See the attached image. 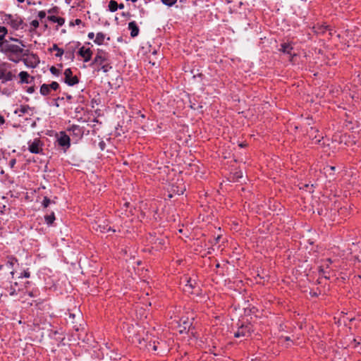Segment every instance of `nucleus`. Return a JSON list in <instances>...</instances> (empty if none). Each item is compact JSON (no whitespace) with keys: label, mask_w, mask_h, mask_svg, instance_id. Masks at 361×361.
<instances>
[{"label":"nucleus","mask_w":361,"mask_h":361,"mask_svg":"<svg viewBox=\"0 0 361 361\" xmlns=\"http://www.w3.org/2000/svg\"><path fill=\"white\" fill-rule=\"evenodd\" d=\"M28 52L29 50L24 49L19 45L11 44L8 41L4 45L3 51V53L8 56L10 61L17 63L23 60L25 65L27 67L35 68L39 62V58L36 54H32L30 55L33 61L28 60L27 59H23V56L28 55Z\"/></svg>","instance_id":"f257e3e1"},{"label":"nucleus","mask_w":361,"mask_h":361,"mask_svg":"<svg viewBox=\"0 0 361 361\" xmlns=\"http://www.w3.org/2000/svg\"><path fill=\"white\" fill-rule=\"evenodd\" d=\"M94 65L99 66V69L103 72H108L112 68V66L110 65L109 54L103 49H98L97 54L90 64V66Z\"/></svg>","instance_id":"f03ea898"},{"label":"nucleus","mask_w":361,"mask_h":361,"mask_svg":"<svg viewBox=\"0 0 361 361\" xmlns=\"http://www.w3.org/2000/svg\"><path fill=\"white\" fill-rule=\"evenodd\" d=\"M253 332V326L250 322H242L237 331L234 333L235 338H247Z\"/></svg>","instance_id":"7ed1b4c3"},{"label":"nucleus","mask_w":361,"mask_h":361,"mask_svg":"<svg viewBox=\"0 0 361 361\" xmlns=\"http://www.w3.org/2000/svg\"><path fill=\"white\" fill-rule=\"evenodd\" d=\"M185 293L191 295H199L201 293V288L199 283L195 279L189 278L183 288Z\"/></svg>","instance_id":"20e7f679"},{"label":"nucleus","mask_w":361,"mask_h":361,"mask_svg":"<svg viewBox=\"0 0 361 361\" xmlns=\"http://www.w3.org/2000/svg\"><path fill=\"white\" fill-rule=\"evenodd\" d=\"M4 21L15 30L20 28L23 23V20L20 16L11 14L5 15Z\"/></svg>","instance_id":"39448f33"},{"label":"nucleus","mask_w":361,"mask_h":361,"mask_svg":"<svg viewBox=\"0 0 361 361\" xmlns=\"http://www.w3.org/2000/svg\"><path fill=\"white\" fill-rule=\"evenodd\" d=\"M8 66H9V65L6 63L0 64V80L1 83L11 81L16 77L12 72L7 70Z\"/></svg>","instance_id":"423d86ee"},{"label":"nucleus","mask_w":361,"mask_h":361,"mask_svg":"<svg viewBox=\"0 0 361 361\" xmlns=\"http://www.w3.org/2000/svg\"><path fill=\"white\" fill-rule=\"evenodd\" d=\"M28 150L32 154H41L42 152L43 142L39 138H35L32 141L28 142Z\"/></svg>","instance_id":"0eeeda50"},{"label":"nucleus","mask_w":361,"mask_h":361,"mask_svg":"<svg viewBox=\"0 0 361 361\" xmlns=\"http://www.w3.org/2000/svg\"><path fill=\"white\" fill-rule=\"evenodd\" d=\"M149 242L152 243V248L155 250H161L163 249L168 240L166 238H156L150 235L149 238Z\"/></svg>","instance_id":"6e6552de"},{"label":"nucleus","mask_w":361,"mask_h":361,"mask_svg":"<svg viewBox=\"0 0 361 361\" xmlns=\"http://www.w3.org/2000/svg\"><path fill=\"white\" fill-rule=\"evenodd\" d=\"M63 81L69 86H73L79 82V78L77 75H73V71L71 68H66L64 71Z\"/></svg>","instance_id":"1a4fd4ad"},{"label":"nucleus","mask_w":361,"mask_h":361,"mask_svg":"<svg viewBox=\"0 0 361 361\" xmlns=\"http://www.w3.org/2000/svg\"><path fill=\"white\" fill-rule=\"evenodd\" d=\"M59 94H61V96H59L53 99V105L54 106L59 107L60 105L63 104L65 100L69 104L72 103L73 97L71 94L66 92H61V91H59Z\"/></svg>","instance_id":"9d476101"},{"label":"nucleus","mask_w":361,"mask_h":361,"mask_svg":"<svg viewBox=\"0 0 361 361\" xmlns=\"http://www.w3.org/2000/svg\"><path fill=\"white\" fill-rule=\"evenodd\" d=\"M293 47L290 42H284L281 44L280 48L279 49V51L285 54H288L290 56L289 61L290 62L293 61V58L296 56V54L293 53Z\"/></svg>","instance_id":"9b49d317"},{"label":"nucleus","mask_w":361,"mask_h":361,"mask_svg":"<svg viewBox=\"0 0 361 361\" xmlns=\"http://www.w3.org/2000/svg\"><path fill=\"white\" fill-rule=\"evenodd\" d=\"M3 288L8 293V295L11 296H16L18 295V293L20 290L18 287V282H10L9 284H6L5 283H2Z\"/></svg>","instance_id":"f8f14e48"},{"label":"nucleus","mask_w":361,"mask_h":361,"mask_svg":"<svg viewBox=\"0 0 361 361\" xmlns=\"http://www.w3.org/2000/svg\"><path fill=\"white\" fill-rule=\"evenodd\" d=\"M332 263V260L330 258L326 259L324 261L322 265L319 267V272L320 276L324 277L326 279L330 278L329 276V265Z\"/></svg>","instance_id":"ddd939ff"},{"label":"nucleus","mask_w":361,"mask_h":361,"mask_svg":"<svg viewBox=\"0 0 361 361\" xmlns=\"http://www.w3.org/2000/svg\"><path fill=\"white\" fill-rule=\"evenodd\" d=\"M68 131L71 133V135L76 140L82 139L84 135L83 128L78 125H72L69 128H68Z\"/></svg>","instance_id":"4468645a"},{"label":"nucleus","mask_w":361,"mask_h":361,"mask_svg":"<svg viewBox=\"0 0 361 361\" xmlns=\"http://www.w3.org/2000/svg\"><path fill=\"white\" fill-rule=\"evenodd\" d=\"M5 264L4 266H6L8 269H11L10 274L11 276V279H13L15 271L13 269V266L18 263V259L13 255H7L5 258Z\"/></svg>","instance_id":"2eb2a0df"},{"label":"nucleus","mask_w":361,"mask_h":361,"mask_svg":"<svg viewBox=\"0 0 361 361\" xmlns=\"http://www.w3.org/2000/svg\"><path fill=\"white\" fill-rule=\"evenodd\" d=\"M59 145L63 147L66 151L71 146L70 137L65 132H60V137L57 140Z\"/></svg>","instance_id":"dca6fc26"},{"label":"nucleus","mask_w":361,"mask_h":361,"mask_svg":"<svg viewBox=\"0 0 361 361\" xmlns=\"http://www.w3.org/2000/svg\"><path fill=\"white\" fill-rule=\"evenodd\" d=\"M93 228L99 231L101 233H106L111 230V226L106 224L105 221L101 222L99 219L94 221Z\"/></svg>","instance_id":"f3484780"},{"label":"nucleus","mask_w":361,"mask_h":361,"mask_svg":"<svg viewBox=\"0 0 361 361\" xmlns=\"http://www.w3.org/2000/svg\"><path fill=\"white\" fill-rule=\"evenodd\" d=\"M78 54L83 58L84 62H88L92 59V51L90 48L82 47L78 51Z\"/></svg>","instance_id":"a211bd4d"},{"label":"nucleus","mask_w":361,"mask_h":361,"mask_svg":"<svg viewBox=\"0 0 361 361\" xmlns=\"http://www.w3.org/2000/svg\"><path fill=\"white\" fill-rule=\"evenodd\" d=\"M128 30L130 31L131 37H135L138 35L140 29L135 21H131L128 23Z\"/></svg>","instance_id":"6ab92c4d"},{"label":"nucleus","mask_w":361,"mask_h":361,"mask_svg":"<svg viewBox=\"0 0 361 361\" xmlns=\"http://www.w3.org/2000/svg\"><path fill=\"white\" fill-rule=\"evenodd\" d=\"M161 343L159 341H149L148 343L146 345V347L147 348L148 350H152L154 352L158 351V349L160 348V345Z\"/></svg>","instance_id":"aec40b11"},{"label":"nucleus","mask_w":361,"mask_h":361,"mask_svg":"<svg viewBox=\"0 0 361 361\" xmlns=\"http://www.w3.org/2000/svg\"><path fill=\"white\" fill-rule=\"evenodd\" d=\"M18 76L20 78V81H19L20 83L23 84V83H30V81H29V80H28L30 78V75L27 72L21 71L18 74Z\"/></svg>","instance_id":"412c9836"},{"label":"nucleus","mask_w":361,"mask_h":361,"mask_svg":"<svg viewBox=\"0 0 361 361\" xmlns=\"http://www.w3.org/2000/svg\"><path fill=\"white\" fill-rule=\"evenodd\" d=\"M49 51L50 52H52L53 51H56V54H55L56 57H61L63 54H64V51L63 49L59 48L56 44H54L52 47L49 49Z\"/></svg>","instance_id":"4be33fe9"},{"label":"nucleus","mask_w":361,"mask_h":361,"mask_svg":"<svg viewBox=\"0 0 361 361\" xmlns=\"http://www.w3.org/2000/svg\"><path fill=\"white\" fill-rule=\"evenodd\" d=\"M106 38V35L102 32H97L96 35V38L94 40V42L98 45H102L104 44V39Z\"/></svg>","instance_id":"5701e85b"},{"label":"nucleus","mask_w":361,"mask_h":361,"mask_svg":"<svg viewBox=\"0 0 361 361\" xmlns=\"http://www.w3.org/2000/svg\"><path fill=\"white\" fill-rule=\"evenodd\" d=\"M39 92L43 96H48L51 94L50 87L48 84H42L40 86Z\"/></svg>","instance_id":"b1692460"},{"label":"nucleus","mask_w":361,"mask_h":361,"mask_svg":"<svg viewBox=\"0 0 361 361\" xmlns=\"http://www.w3.org/2000/svg\"><path fill=\"white\" fill-rule=\"evenodd\" d=\"M44 220H45V223L48 226H51L53 224L54 221H55L54 212H52L50 214L45 215L44 216Z\"/></svg>","instance_id":"393cba45"},{"label":"nucleus","mask_w":361,"mask_h":361,"mask_svg":"<svg viewBox=\"0 0 361 361\" xmlns=\"http://www.w3.org/2000/svg\"><path fill=\"white\" fill-rule=\"evenodd\" d=\"M30 107L28 105H21L19 108L15 110L14 113L18 114L19 116H22L23 114L27 113Z\"/></svg>","instance_id":"a878e982"},{"label":"nucleus","mask_w":361,"mask_h":361,"mask_svg":"<svg viewBox=\"0 0 361 361\" xmlns=\"http://www.w3.org/2000/svg\"><path fill=\"white\" fill-rule=\"evenodd\" d=\"M109 11L114 13L118 10V3L115 0H111L108 5Z\"/></svg>","instance_id":"bb28decb"},{"label":"nucleus","mask_w":361,"mask_h":361,"mask_svg":"<svg viewBox=\"0 0 361 361\" xmlns=\"http://www.w3.org/2000/svg\"><path fill=\"white\" fill-rule=\"evenodd\" d=\"M7 28L4 26H0V40H3L7 34Z\"/></svg>","instance_id":"cd10ccee"},{"label":"nucleus","mask_w":361,"mask_h":361,"mask_svg":"<svg viewBox=\"0 0 361 361\" xmlns=\"http://www.w3.org/2000/svg\"><path fill=\"white\" fill-rule=\"evenodd\" d=\"M51 203V200L47 196H45L42 202V205L44 208H47Z\"/></svg>","instance_id":"c85d7f7f"},{"label":"nucleus","mask_w":361,"mask_h":361,"mask_svg":"<svg viewBox=\"0 0 361 361\" xmlns=\"http://www.w3.org/2000/svg\"><path fill=\"white\" fill-rule=\"evenodd\" d=\"M30 271L28 269H25L19 276V279L20 278H30Z\"/></svg>","instance_id":"c756f323"},{"label":"nucleus","mask_w":361,"mask_h":361,"mask_svg":"<svg viewBox=\"0 0 361 361\" xmlns=\"http://www.w3.org/2000/svg\"><path fill=\"white\" fill-rule=\"evenodd\" d=\"M49 85L50 87L51 91V90L56 91L59 88V84L56 81H53L51 84H49Z\"/></svg>","instance_id":"7c9ffc66"},{"label":"nucleus","mask_w":361,"mask_h":361,"mask_svg":"<svg viewBox=\"0 0 361 361\" xmlns=\"http://www.w3.org/2000/svg\"><path fill=\"white\" fill-rule=\"evenodd\" d=\"M161 1L164 4L168 6H171L177 2V0H161Z\"/></svg>","instance_id":"2f4dec72"},{"label":"nucleus","mask_w":361,"mask_h":361,"mask_svg":"<svg viewBox=\"0 0 361 361\" xmlns=\"http://www.w3.org/2000/svg\"><path fill=\"white\" fill-rule=\"evenodd\" d=\"M183 329L179 331L180 334H182L187 329H189L191 325V323L189 321H183Z\"/></svg>","instance_id":"473e14b6"},{"label":"nucleus","mask_w":361,"mask_h":361,"mask_svg":"<svg viewBox=\"0 0 361 361\" xmlns=\"http://www.w3.org/2000/svg\"><path fill=\"white\" fill-rule=\"evenodd\" d=\"M59 18V17L55 16L54 15H49L47 16V20L52 23H57Z\"/></svg>","instance_id":"72a5a7b5"},{"label":"nucleus","mask_w":361,"mask_h":361,"mask_svg":"<svg viewBox=\"0 0 361 361\" xmlns=\"http://www.w3.org/2000/svg\"><path fill=\"white\" fill-rule=\"evenodd\" d=\"M82 23V20L80 19L77 18L74 21H71L69 23V25L70 26H75V25H80Z\"/></svg>","instance_id":"f704fd0d"},{"label":"nucleus","mask_w":361,"mask_h":361,"mask_svg":"<svg viewBox=\"0 0 361 361\" xmlns=\"http://www.w3.org/2000/svg\"><path fill=\"white\" fill-rule=\"evenodd\" d=\"M49 71L54 75H59L60 73V71L54 66H51Z\"/></svg>","instance_id":"c9c22d12"},{"label":"nucleus","mask_w":361,"mask_h":361,"mask_svg":"<svg viewBox=\"0 0 361 361\" xmlns=\"http://www.w3.org/2000/svg\"><path fill=\"white\" fill-rule=\"evenodd\" d=\"M59 8L57 6H54L48 10L47 13L50 15H54L55 13H58Z\"/></svg>","instance_id":"e433bc0d"},{"label":"nucleus","mask_w":361,"mask_h":361,"mask_svg":"<svg viewBox=\"0 0 361 361\" xmlns=\"http://www.w3.org/2000/svg\"><path fill=\"white\" fill-rule=\"evenodd\" d=\"M56 23H57V26H62L65 23V18H63L62 17H59L58 18V21ZM56 30H58V27H56Z\"/></svg>","instance_id":"4c0bfd02"},{"label":"nucleus","mask_w":361,"mask_h":361,"mask_svg":"<svg viewBox=\"0 0 361 361\" xmlns=\"http://www.w3.org/2000/svg\"><path fill=\"white\" fill-rule=\"evenodd\" d=\"M11 41H13V42H18V44H20L21 45V47H25V44H23V42L19 39H17V38H14V37H10L9 38Z\"/></svg>","instance_id":"58836bf2"},{"label":"nucleus","mask_w":361,"mask_h":361,"mask_svg":"<svg viewBox=\"0 0 361 361\" xmlns=\"http://www.w3.org/2000/svg\"><path fill=\"white\" fill-rule=\"evenodd\" d=\"M328 28V26H321V27H319L318 29L317 30H315L314 32H325Z\"/></svg>","instance_id":"ea45409f"},{"label":"nucleus","mask_w":361,"mask_h":361,"mask_svg":"<svg viewBox=\"0 0 361 361\" xmlns=\"http://www.w3.org/2000/svg\"><path fill=\"white\" fill-rule=\"evenodd\" d=\"M7 42H8V40L4 39L3 40H0V47H1V50L2 52H3L4 49V45H6Z\"/></svg>","instance_id":"a19ab883"},{"label":"nucleus","mask_w":361,"mask_h":361,"mask_svg":"<svg viewBox=\"0 0 361 361\" xmlns=\"http://www.w3.org/2000/svg\"><path fill=\"white\" fill-rule=\"evenodd\" d=\"M30 25L34 28H37L39 27V21L37 20H33L31 21Z\"/></svg>","instance_id":"79ce46f5"},{"label":"nucleus","mask_w":361,"mask_h":361,"mask_svg":"<svg viewBox=\"0 0 361 361\" xmlns=\"http://www.w3.org/2000/svg\"><path fill=\"white\" fill-rule=\"evenodd\" d=\"M35 91V86H30V87H28L26 90V92L29 94H32L34 93Z\"/></svg>","instance_id":"37998d69"},{"label":"nucleus","mask_w":361,"mask_h":361,"mask_svg":"<svg viewBox=\"0 0 361 361\" xmlns=\"http://www.w3.org/2000/svg\"><path fill=\"white\" fill-rule=\"evenodd\" d=\"M16 164V159H11L10 161H9V163H8V165L9 166L13 169L14 168L15 165Z\"/></svg>","instance_id":"c03bdc74"},{"label":"nucleus","mask_w":361,"mask_h":361,"mask_svg":"<svg viewBox=\"0 0 361 361\" xmlns=\"http://www.w3.org/2000/svg\"><path fill=\"white\" fill-rule=\"evenodd\" d=\"M38 17L42 19L46 17V12L44 11H40L38 12Z\"/></svg>","instance_id":"a18cd8bd"},{"label":"nucleus","mask_w":361,"mask_h":361,"mask_svg":"<svg viewBox=\"0 0 361 361\" xmlns=\"http://www.w3.org/2000/svg\"><path fill=\"white\" fill-rule=\"evenodd\" d=\"M6 206L1 205L0 204V214H4L5 213Z\"/></svg>","instance_id":"49530a36"},{"label":"nucleus","mask_w":361,"mask_h":361,"mask_svg":"<svg viewBox=\"0 0 361 361\" xmlns=\"http://www.w3.org/2000/svg\"><path fill=\"white\" fill-rule=\"evenodd\" d=\"M121 16H123V17H126V18H130L131 17V14L129 12H123L121 13Z\"/></svg>","instance_id":"de8ad7c7"},{"label":"nucleus","mask_w":361,"mask_h":361,"mask_svg":"<svg viewBox=\"0 0 361 361\" xmlns=\"http://www.w3.org/2000/svg\"><path fill=\"white\" fill-rule=\"evenodd\" d=\"M99 145L101 148L102 150H104V147H105V143L104 141H101L99 143Z\"/></svg>","instance_id":"09e8293b"},{"label":"nucleus","mask_w":361,"mask_h":361,"mask_svg":"<svg viewBox=\"0 0 361 361\" xmlns=\"http://www.w3.org/2000/svg\"><path fill=\"white\" fill-rule=\"evenodd\" d=\"M87 37L90 39H92L94 37V32H89Z\"/></svg>","instance_id":"8fccbe9b"},{"label":"nucleus","mask_w":361,"mask_h":361,"mask_svg":"<svg viewBox=\"0 0 361 361\" xmlns=\"http://www.w3.org/2000/svg\"><path fill=\"white\" fill-rule=\"evenodd\" d=\"M5 123V119L3 116L0 115V124H4Z\"/></svg>","instance_id":"3c124183"},{"label":"nucleus","mask_w":361,"mask_h":361,"mask_svg":"<svg viewBox=\"0 0 361 361\" xmlns=\"http://www.w3.org/2000/svg\"><path fill=\"white\" fill-rule=\"evenodd\" d=\"M310 295H312V297H317V296L318 295V294H317L316 292H314V291H312V290L310 292Z\"/></svg>","instance_id":"603ef678"},{"label":"nucleus","mask_w":361,"mask_h":361,"mask_svg":"<svg viewBox=\"0 0 361 361\" xmlns=\"http://www.w3.org/2000/svg\"><path fill=\"white\" fill-rule=\"evenodd\" d=\"M124 8V4H118V8L119 9H123Z\"/></svg>","instance_id":"864d4df0"},{"label":"nucleus","mask_w":361,"mask_h":361,"mask_svg":"<svg viewBox=\"0 0 361 361\" xmlns=\"http://www.w3.org/2000/svg\"><path fill=\"white\" fill-rule=\"evenodd\" d=\"M69 317L73 319L75 317V314L72 313H69Z\"/></svg>","instance_id":"5fc2aeb1"},{"label":"nucleus","mask_w":361,"mask_h":361,"mask_svg":"<svg viewBox=\"0 0 361 361\" xmlns=\"http://www.w3.org/2000/svg\"><path fill=\"white\" fill-rule=\"evenodd\" d=\"M354 342L355 343V346H357V345H359V344H360V343H359V342H357L355 339H354Z\"/></svg>","instance_id":"6e6d98bb"},{"label":"nucleus","mask_w":361,"mask_h":361,"mask_svg":"<svg viewBox=\"0 0 361 361\" xmlns=\"http://www.w3.org/2000/svg\"><path fill=\"white\" fill-rule=\"evenodd\" d=\"M285 341H290V337L286 336V337L285 338Z\"/></svg>","instance_id":"4d7b16f0"},{"label":"nucleus","mask_w":361,"mask_h":361,"mask_svg":"<svg viewBox=\"0 0 361 361\" xmlns=\"http://www.w3.org/2000/svg\"><path fill=\"white\" fill-rule=\"evenodd\" d=\"M4 267V264H0V271L3 269Z\"/></svg>","instance_id":"13d9d810"},{"label":"nucleus","mask_w":361,"mask_h":361,"mask_svg":"<svg viewBox=\"0 0 361 361\" xmlns=\"http://www.w3.org/2000/svg\"><path fill=\"white\" fill-rule=\"evenodd\" d=\"M73 327L75 329V331H79V328H78V327H76V326H74Z\"/></svg>","instance_id":"bf43d9fd"},{"label":"nucleus","mask_w":361,"mask_h":361,"mask_svg":"<svg viewBox=\"0 0 361 361\" xmlns=\"http://www.w3.org/2000/svg\"><path fill=\"white\" fill-rule=\"evenodd\" d=\"M330 169H331V170L334 171L335 170V166H331Z\"/></svg>","instance_id":"052dcab7"},{"label":"nucleus","mask_w":361,"mask_h":361,"mask_svg":"<svg viewBox=\"0 0 361 361\" xmlns=\"http://www.w3.org/2000/svg\"><path fill=\"white\" fill-rule=\"evenodd\" d=\"M24 1L25 0H17V1L19 2V3H23V2H24Z\"/></svg>","instance_id":"680f3d73"},{"label":"nucleus","mask_w":361,"mask_h":361,"mask_svg":"<svg viewBox=\"0 0 361 361\" xmlns=\"http://www.w3.org/2000/svg\"><path fill=\"white\" fill-rule=\"evenodd\" d=\"M71 1H72V0H66V2L67 4H70V2H71Z\"/></svg>","instance_id":"e2e57ef3"},{"label":"nucleus","mask_w":361,"mask_h":361,"mask_svg":"<svg viewBox=\"0 0 361 361\" xmlns=\"http://www.w3.org/2000/svg\"><path fill=\"white\" fill-rule=\"evenodd\" d=\"M239 146L241 147H243L245 146V145L244 144H240V145H239Z\"/></svg>","instance_id":"0e129e2a"},{"label":"nucleus","mask_w":361,"mask_h":361,"mask_svg":"<svg viewBox=\"0 0 361 361\" xmlns=\"http://www.w3.org/2000/svg\"><path fill=\"white\" fill-rule=\"evenodd\" d=\"M29 295H30V297H32V296H33V295H32V293L31 292H30V293H29Z\"/></svg>","instance_id":"69168bd1"},{"label":"nucleus","mask_w":361,"mask_h":361,"mask_svg":"<svg viewBox=\"0 0 361 361\" xmlns=\"http://www.w3.org/2000/svg\"><path fill=\"white\" fill-rule=\"evenodd\" d=\"M29 284H30V282H29V281H27V282L25 283L26 286H27V285H29Z\"/></svg>","instance_id":"338daca9"},{"label":"nucleus","mask_w":361,"mask_h":361,"mask_svg":"<svg viewBox=\"0 0 361 361\" xmlns=\"http://www.w3.org/2000/svg\"><path fill=\"white\" fill-rule=\"evenodd\" d=\"M61 32L65 33L66 32V30H62Z\"/></svg>","instance_id":"774afa93"}]
</instances>
